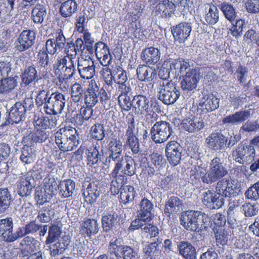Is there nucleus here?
<instances>
[{
	"label": "nucleus",
	"mask_w": 259,
	"mask_h": 259,
	"mask_svg": "<svg viewBox=\"0 0 259 259\" xmlns=\"http://www.w3.org/2000/svg\"><path fill=\"white\" fill-rule=\"evenodd\" d=\"M180 224L189 231L199 232L211 224L210 218L204 212L198 210H187L181 213Z\"/></svg>",
	"instance_id": "1"
},
{
	"label": "nucleus",
	"mask_w": 259,
	"mask_h": 259,
	"mask_svg": "<svg viewBox=\"0 0 259 259\" xmlns=\"http://www.w3.org/2000/svg\"><path fill=\"white\" fill-rule=\"evenodd\" d=\"M173 133L172 123L163 120L156 121L150 130L151 139L156 144L166 141Z\"/></svg>",
	"instance_id": "2"
},
{
	"label": "nucleus",
	"mask_w": 259,
	"mask_h": 259,
	"mask_svg": "<svg viewBox=\"0 0 259 259\" xmlns=\"http://www.w3.org/2000/svg\"><path fill=\"white\" fill-rule=\"evenodd\" d=\"M158 99L166 105L175 103L180 95L179 90L171 81H159Z\"/></svg>",
	"instance_id": "3"
},
{
	"label": "nucleus",
	"mask_w": 259,
	"mask_h": 259,
	"mask_svg": "<svg viewBox=\"0 0 259 259\" xmlns=\"http://www.w3.org/2000/svg\"><path fill=\"white\" fill-rule=\"evenodd\" d=\"M255 156L254 147L251 145L244 146L242 143L238 144L235 150L232 151L234 160L241 164L250 163Z\"/></svg>",
	"instance_id": "4"
},
{
	"label": "nucleus",
	"mask_w": 259,
	"mask_h": 259,
	"mask_svg": "<svg viewBox=\"0 0 259 259\" xmlns=\"http://www.w3.org/2000/svg\"><path fill=\"white\" fill-rule=\"evenodd\" d=\"M108 250L111 254H120L121 259H135L137 255V252L133 248L122 245L120 240L117 238L110 241Z\"/></svg>",
	"instance_id": "5"
},
{
	"label": "nucleus",
	"mask_w": 259,
	"mask_h": 259,
	"mask_svg": "<svg viewBox=\"0 0 259 259\" xmlns=\"http://www.w3.org/2000/svg\"><path fill=\"white\" fill-rule=\"evenodd\" d=\"M48 101L46 113L50 115H57L61 113L65 105L66 99L63 94L55 92L50 94Z\"/></svg>",
	"instance_id": "6"
},
{
	"label": "nucleus",
	"mask_w": 259,
	"mask_h": 259,
	"mask_svg": "<svg viewBox=\"0 0 259 259\" xmlns=\"http://www.w3.org/2000/svg\"><path fill=\"white\" fill-rule=\"evenodd\" d=\"M228 174L224 160L219 156L214 157L210 162L208 176L210 177L211 184L221 179Z\"/></svg>",
	"instance_id": "7"
},
{
	"label": "nucleus",
	"mask_w": 259,
	"mask_h": 259,
	"mask_svg": "<svg viewBox=\"0 0 259 259\" xmlns=\"http://www.w3.org/2000/svg\"><path fill=\"white\" fill-rule=\"evenodd\" d=\"M136 165L137 164L131 157L124 156L115 162L113 175H116L121 170L123 175L131 177L136 172Z\"/></svg>",
	"instance_id": "8"
},
{
	"label": "nucleus",
	"mask_w": 259,
	"mask_h": 259,
	"mask_svg": "<svg viewBox=\"0 0 259 259\" xmlns=\"http://www.w3.org/2000/svg\"><path fill=\"white\" fill-rule=\"evenodd\" d=\"M167 161L172 166H176L180 163L182 156L183 148L176 141L169 142L165 149Z\"/></svg>",
	"instance_id": "9"
},
{
	"label": "nucleus",
	"mask_w": 259,
	"mask_h": 259,
	"mask_svg": "<svg viewBox=\"0 0 259 259\" xmlns=\"http://www.w3.org/2000/svg\"><path fill=\"white\" fill-rule=\"evenodd\" d=\"M215 193L224 198L234 197L237 194V189L233 181L227 179H222L215 185Z\"/></svg>",
	"instance_id": "10"
},
{
	"label": "nucleus",
	"mask_w": 259,
	"mask_h": 259,
	"mask_svg": "<svg viewBox=\"0 0 259 259\" xmlns=\"http://www.w3.org/2000/svg\"><path fill=\"white\" fill-rule=\"evenodd\" d=\"M199 74L196 69H189L181 81V88L185 92H193L197 88Z\"/></svg>",
	"instance_id": "11"
},
{
	"label": "nucleus",
	"mask_w": 259,
	"mask_h": 259,
	"mask_svg": "<svg viewBox=\"0 0 259 259\" xmlns=\"http://www.w3.org/2000/svg\"><path fill=\"white\" fill-rule=\"evenodd\" d=\"M82 191L85 201L90 204L94 203L100 194V191L97 184L91 181L85 180L83 182Z\"/></svg>",
	"instance_id": "12"
},
{
	"label": "nucleus",
	"mask_w": 259,
	"mask_h": 259,
	"mask_svg": "<svg viewBox=\"0 0 259 259\" xmlns=\"http://www.w3.org/2000/svg\"><path fill=\"white\" fill-rule=\"evenodd\" d=\"M122 143L119 139H112L108 144V149L110 152L109 156L106 158L104 164L107 165L112 160L116 162L124 156L122 155Z\"/></svg>",
	"instance_id": "13"
},
{
	"label": "nucleus",
	"mask_w": 259,
	"mask_h": 259,
	"mask_svg": "<svg viewBox=\"0 0 259 259\" xmlns=\"http://www.w3.org/2000/svg\"><path fill=\"white\" fill-rule=\"evenodd\" d=\"M203 203L210 209H219L224 204V198L215 192H212L211 190H208L203 193Z\"/></svg>",
	"instance_id": "14"
},
{
	"label": "nucleus",
	"mask_w": 259,
	"mask_h": 259,
	"mask_svg": "<svg viewBox=\"0 0 259 259\" xmlns=\"http://www.w3.org/2000/svg\"><path fill=\"white\" fill-rule=\"evenodd\" d=\"M210 123L204 122L202 120L195 118L194 116L184 118L181 123V128L189 133H195L202 130L205 125Z\"/></svg>",
	"instance_id": "15"
},
{
	"label": "nucleus",
	"mask_w": 259,
	"mask_h": 259,
	"mask_svg": "<svg viewBox=\"0 0 259 259\" xmlns=\"http://www.w3.org/2000/svg\"><path fill=\"white\" fill-rule=\"evenodd\" d=\"M220 99L212 94L204 95L200 99L198 110L203 113H207L213 111L219 107Z\"/></svg>",
	"instance_id": "16"
},
{
	"label": "nucleus",
	"mask_w": 259,
	"mask_h": 259,
	"mask_svg": "<svg viewBox=\"0 0 259 259\" xmlns=\"http://www.w3.org/2000/svg\"><path fill=\"white\" fill-rule=\"evenodd\" d=\"M192 30L191 24L188 22H182L173 27L171 33L176 41L183 43L189 37Z\"/></svg>",
	"instance_id": "17"
},
{
	"label": "nucleus",
	"mask_w": 259,
	"mask_h": 259,
	"mask_svg": "<svg viewBox=\"0 0 259 259\" xmlns=\"http://www.w3.org/2000/svg\"><path fill=\"white\" fill-rule=\"evenodd\" d=\"M28 59L25 58L20 59L19 66L22 70V67H25L24 71H22L21 76L23 83L27 85L33 81L37 77V72L35 68L28 66Z\"/></svg>",
	"instance_id": "18"
},
{
	"label": "nucleus",
	"mask_w": 259,
	"mask_h": 259,
	"mask_svg": "<svg viewBox=\"0 0 259 259\" xmlns=\"http://www.w3.org/2000/svg\"><path fill=\"white\" fill-rule=\"evenodd\" d=\"M13 223L11 218L0 220V241L12 242L16 239L12 233Z\"/></svg>",
	"instance_id": "19"
},
{
	"label": "nucleus",
	"mask_w": 259,
	"mask_h": 259,
	"mask_svg": "<svg viewBox=\"0 0 259 259\" xmlns=\"http://www.w3.org/2000/svg\"><path fill=\"white\" fill-rule=\"evenodd\" d=\"M99 101V87L96 81L92 80L84 92V102L86 106L94 107Z\"/></svg>",
	"instance_id": "20"
},
{
	"label": "nucleus",
	"mask_w": 259,
	"mask_h": 259,
	"mask_svg": "<svg viewBox=\"0 0 259 259\" xmlns=\"http://www.w3.org/2000/svg\"><path fill=\"white\" fill-rule=\"evenodd\" d=\"M207 140L209 148L215 151L224 149L227 146L228 138L221 133H211Z\"/></svg>",
	"instance_id": "21"
},
{
	"label": "nucleus",
	"mask_w": 259,
	"mask_h": 259,
	"mask_svg": "<svg viewBox=\"0 0 259 259\" xmlns=\"http://www.w3.org/2000/svg\"><path fill=\"white\" fill-rule=\"evenodd\" d=\"M100 228V223L94 219L85 218L80 225V231L88 237L96 235Z\"/></svg>",
	"instance_id": "22"
},
{
	"label": "nucleus",
	"mask_w": 259,
	"mask_h": 259,
	"mask_svg": "<svg viewBox=\"0 0 259 259\" xmlns=\"http://www.w3.org/2000/svg\"><path fill=\"white\" fill-rule=\"evenodd\" d=\"M118 215L113 210L104 212L101 218V223L103 231L105 233H108L118 223Z\"/></svg>",
	"instance_id": "23"
},
{
	"label": "nucleus",
	"mask_w": 259,
	"mask_h": 259,
	"mask_svg": "<svg viewBox=\"0 0 259 259\" xmlns=\"http://www.w3.org/2000/svg\"><path fill=\"white\" fill-rule=\"evenodd\" d=\"M26 102H17V116H20V120L17 121V128L22 136H28L31 133L28 128L27 123L23 120L26 111Z\"/></svg>",
	"instance_id": "24"
},
{
	"label": "nucleus",
	"mask_w": 259,
	"mask_h": 259,
	"mask_svg": "<svg viewBox=\"0 0 259 259\" xmlns=\"http://www.w3.org/2000/svg\"><path fill=\"white\" fill-rule=\"evenodd\" d=\"M74 133V128L71 127H62L55 133V142L60 150L63 151L67 145L68 146L67 139Z\"/></svg>",
	"instance_id": "25"
},
{
	"label": "nucleus",
	"mask_w": 259,
	"mask_h": 259,
	"mask_svg": "<svg viewBox=\"0 0 259 259\" xmlns=\"http://www.w3.org/2000/svg\"><path fill=\"white\" fill-rule=\"evenodd\" d=\"M133 107L141 114L150 111L151 105L148 98L143 95H136L133 99Z\"/></svg>",
	"instance_id": "26"
},
{
	"label": "nucleus",
	"mask_w": 259,
	"mask_h": 259,
	"mask_svg": "<svg viewBox=\"0 0 259 259\" xmlns=\"http://www.w3.org/2000/svg\"><path fill=\"white\" fill-rule=\"evenodd\" d=\"M34 127L36 129L39 130H51L56 127L58 124L57 118L55 116H43L37 117L34 119Z\"/></svg>",
	"instance_id": "27"
},
{
	"label": "nucleus",
	"mask_w": 259,
	"mask_h": 259,
	"mask_svg": "<svg viewBox=\"0 0 259 259\" xmlns=\"http://www.w3.org/2000/svg\"><path fill=\"white\" fill-rule=\"evenodd\" d=\"M34 32L30 30H23L18 38L19 45H17V50L23 51L29 49L34 43Z\"/></svg>",
	"instance_id": "28"
},
{
	"label": "nucleus",
	"mask_w": 259,
	"mask_h": 259,
	"mask_svg": "<svg viewBox=\"0 0 259 259\" xmlns=\"http://www.w3.org/2000/svg\"><path fill=\"white\" fill-rule=\"evenodd\" d=\"M183 206V202L182 199L176 196H171L165 204L164 212L167 217H170L171 214L179 211Z\"/></svg>",
	"instance_id": "29"
},
{
	"label": "nucleus",
	"mask_w": 259,
	"mask_h": 259,
	"mask_svg": "<svg viewBox=\"0 0 259 259\" xmlns=\"http://www.w3.org/2000/svg\"><path fill=\"white\" fill-rule=\"evenodd\" d=\"M153 204L146 198L142 199L140 203V208L138 210V217H141L147 221H151L154 214L152 213Z\"/></svg>",
	"instance_id": "30"
},
{
	"label": "nucleus",
	"mask_w": 259,
	"mask_h": 259,
	"mask_svg": "<svg viewBox=\"0 0 259 259\" xmlns=\"http://www.w3.org/2000/svg\"><path fill=\"white\" fill-rule=\"evenodd\" d=\"M250 109L247 110L240 111L235 112L234 114L226 116L223 119V122L231 125L238 124L250 116Z\"/></svg>",
	"instance_id": "31"
},
{
	"label": "nucleus",
	"mask_w": 259,
	"mask_h": 259,
	"mask_svg": "<svg viewBox=\"0 0 259 259\" xmlns=\"http://www.w3.org/2000/svg\"><path fill=\"white\" fill-rule=\"evenodd\" d=\"M160 57V53L158 49L152 47L146 48L141 54L142 61L148 65L156 64Z\"/></svg>",
	"instance_id": "32"
},
{
	"label": "nucleus",
	"mask_w": 259,
	"mask_h": 259,
	"mask_svg": "<svg viewBox=\"0 0 259 259\" xmlns=\"http://www.w3.org/2000/svg\"><path fill=\"white\" fill-rule=\"evenodd\" d=\"M69 243V237L65 235L54 243L49 244L51 255L55 256L63 253Z\"/></svg>",
	"instance_id": "33"
},
{
	"label": "nucleus",
	"mask_w": 259,
	"mask_h": 259,
	"mask_svg": "<svg viewBox=\"0 0 259 259\" xmlns=\"http://www.w3.org/2000/svg\"><path fill=\"white\" fill-rule=\"evenodd\" d=\"M180 254L185 259H196L197 252L195 247L188 241H181L178 245Z\"/></svg>",
	"instance_id": "34"
},
{
	"label": "nucleus",
	"mask_w": 259,
	"mask_h": 259,
	"mask_svg": "<svg viewBox=\"0 0 259 259\" xmlns=\"http://www.w3.org/2000/svg\"><path fill=\"white\" fill-rule=\"evenodd\" d=\"M175 4L168 0H164L162 3H159L156 6V12L162 18L171 17L175 10Z\"/></svg>",
	"instance_id": "35"
},
{
	"label": "nucleus",
	"mask_w": 259,
	"mask_h": 259,
	"mask_svg": "<svg viewBox=\"0 0 259 259\" xmlns=\"http://www.w3.org/2000/svg\"><path fill=\"white\" fill-rule=\"evenodd\" d=\"M138 78L141 81H150L156 75V71L147 66H139L137 69Z\"/></svg>",
	"instance_id": "36"
},
{
	"label": "nucleus",
	"mask_w": 259,
	"mask_h": 259,
	"mask_svg": "<svg viewBox=\"0 0 259 259\" xmlns=\"http://www.w3.org/2000/svg\"><path fill=\"white\" fill-rule=\"evenodd\" d=\"M77 7V4L74 0H68L61 4L60 12L63 17H69L75 13Z\"/></svg>",
	"instance_id": "37"
},
{
	"label": "nucleus",
	"mask_w": 259,
	"mask_h": 259,
	"mask_svg": "<svg viewBox=\"0 0 259 259\" xmlns=\"http://www.w3.org/2000/svg\"><path fill=\"white\" fill-rule=\"evenodd\" d=\"M75 188V183L70 179L61 181L58 186L60 193L65 198L72 195Z\"/></svg>",
	"instance_id": "38"
},
{
	"label": "nucleus",
	"mask_w": 259,
	"mask_h": 259,
	"mask_svg": "<svg viewBox=\"0 0 259 259\" xmlns=\"http://www.w3.org/2000/svg\"><path fill=\"white\" fill-rule=\"evenodd\" d=\"M14 76L10 75L9 77L0 79V94H5L11 92L16 87V79Z\"/></svg>",
	"instance_id": "39"
},
{
	"label": "nucleus",
	"mask_w": 259,
	"mask_h": 259,
	"mask_svg": "<svg viewBox=\"0 0 259 259\" xmlns=\"http://www.w3.org/2000/svg\"><path fill=\"white\" fill-rule=\"evenodd\" d=\"M136 195L135 188L130 185L122 187L120 192V198L121 202L126 204L133 201Z\"/></svg>",
	"instance_id": "40"
},
{
	"label": "nucleus",
	"mask_w": 259,
	"mask_h": 259,
	"mask_svg": "<svg viewBox=\"0 0 259 259\" xmlns=\"http://www.w3.org/2000/svg\"><path fill=\"white\" fill-rule=\"evenodd\" d=\"M206 9L205 20L207 23L210 25L216 24L219 19V11L217 8L213 5H207Z\"/></svg>",
	"instance_id": "41"
},
{
	"label": "nucleus",
	"mask_w": 259,
	"mask_h": 259,
	"mask_svg": "<svg viewBox=\"0 0 259 259\" xmlns=\"http://www.w3.org/2000/svg\"><path fill=\"white\" fill-rule=\"evenodd\" d=\"M12 202V198L8 189H0V213H4Z\"/></svg>",
	"instance_id": "42"
},
{
	"label": "nucleus",
	"mask_w": 259,
	"mask_h": 259,
	"mask_svg": "<svg viewBox=\"0 0 259 259\" xmlns=\"http://www.w3.org/2000/svg\"><path fill=\"white\" fill-rule=\"evenodd\" d=\"M93 107L88 106H82L79 111V114L77 115L75 122L78 124L81 125L84 121L89 120L93 115L94 110Z\"/></svg>",
	"instance_id": "43"
},
{
	"label": "nucleus",
	"mask_w": 259,
	"mask_h": 259,
	"mask_svg": "<svg viewBox=\"0 0 259 259\" xmlns=\"http://www.w3.org/2000/svg\"><path fill=\"white\" fill-rule=\"evenodd\" d=\"M46 51L41 50L38 53L37 59L39 65L44 69L48 70L51 67V64L53 63L54 57L53 55H49Z\"/></svg>",
	"instance_id": "44"
},
{
	"label": "nucleus",
	"mask_w": 259,
	"mask_h": 259,
	"mask_svg": "<svg viewBox=\"0 0 259 259\" xmlns=\"http://www.w3.org/2000/svg\"><path fill=\"white\" fill-rule=\"evenodd\" d=\"M225 18L232 22L236 17V13L233 6L228 3L223 2L219 6Z\"/></svg>",
	"instance_id": "45"
},
{
	"label": "nucleus",
	"mask_w": 259,
	"mask_h": 259,
	"mask_svg": "<svg viewBox=\"0 0 259 259\" xmlns=\"http://www.w3.org/2000/svg\"><path fill=\"white\" fill-rule=\"evenodd\" d=\"M60 228L56 225H52L49 228L48 236L46 240V244L48 245L50 243H54L60 238L61 234Z\"/></svg>",
	"instance_id": "46"
},
{
	"label": "nucleus",
	"mask_w": 259,
	"mask_h": 259,
	"mask_svg": "<svg viewBox=\"0 0 259 259\" xmlns=\"http://www.w3.org/2000/svg\"><path fill=\"white\" fill-rule=\"evenodd\" d=\"M31 13L34 22L41 23L47 15L46 9L42 5H36L33 9Z\"/></svg>",
	"instance_id": "47"
},
{
	"label": "nucleus",
	"mask_w": 259,
	"mask_h": 259,
	"mask_svg": "<svg viewBox=\"0 0 259 259\" xmlns=\"http://www.w3.org/2000/svg\"><path fill=\"white\" fill-rule=\"evenodd\" d=\"M189 63L182 58L177 59L172 78H177L181 74H183L187 69H189Z\"/></svg>",
	"instance_id": "48"
},
{
	"label": "nucleus",
	"mask_w": 259,
	"mask_h": 259,
	"mask_svg": "<svg viewBox=\"0 0 259 259\" xmlns=\"http://www.w3.org/2000/svg\"><path fill=\"white\" fill-rule=\"evenodd\" d=\"M32 241L30 237H25L20 243L18 249L20 250V255L23 257L28 256L32 251Z\"/></svg>",
	"instance_id": "49"
},
{
	"label": "nucleus",
	"mask_w": 259,
	"mask_h": 259,
	"mask_svg": "<svg viewBox=\"0 0 259 259\" xmlns=\"http://www.w3.org/2000/svg\"><path fill=\"white\" fill-rule=\"evenodd\" d=\"M105 126L103 124L96 123L91 129V134L92 137L98 141H102L105 137Z\"/></svg>",
	"instance_id": "50"
},
{
	"label": "nucleus",
	"mask_w": 259,
	"mask_h": 259,
	"mask_svg": "<svg viewBox=\"0 0 259 259\" xmlns=\"http://www.w3.org/2000/svg\"><path fill=\"white\" fill-rule=\"evenodd\" d=\"M144 256L146 259H152L158 256L160 252L158 244L156 242L150 243L143 249Z\"/></svg>",
	"instance_id": "51"
},
{
	"label": "nucleus",
	"mask_w": 259,
	"mask_h": 259,
	"mask_svg": "<svg viewBox=\"0 0 259 259\" xmlns=\"http://www.w3.org/2000/svg\"><path fill=\"white\" fill-rule=\"evenodd\" d=\"M85 91L83 87L78 83H74L71 88V98L74 103L82 101Z\"/></svg>",
	"instance_id": "52"
},
{
	"label": "nucleus",
	"mask_w": 259,
	"mask_h": 259,
	"mask_svg": "<svg viewBox=\"0 0 259 259\" xmlns=\"http://www.w3.org/2000/svg\"><path fill=\"white\" fill-rule=\"evenodd\" d=\"M213 232L215 235V240L218 244L224 245L226 244L228 241L229 233L223 227L214 228Z\"/></svg>",
	"instance_id": "53"
},
{
	"label": "nucleus",
	"mask_w": 259,
	"mask_h": 259,
	"mask_svg": "<svg viewBox=\"0 0 259 259\" xmlns=\"http://www.w3.org/2000/svg\"><path fill=\"white\" fill-rule=\"evenodd\" d=\"M30 178L29 177L22 178L20 180L19 194L21 196L28 195L32 189V185L30 182Z\"/></svg>",
	"instance_id": "54"
},
{
	"label": "nucleus",
	"mask_w": 259,
	"mask_h": 259,
	"mask_svg": "<svg viewBox=\"0 0 259 259\" xmlns=\"http://www.w3.org/2000/svg\"><path fill=\"white\" fill-rule=\"evenodd\" d=\"M61 69L64 72V77L67 79L73 77L76 72L74 60L69 58H67L64 66L62 67Z\"/></svg>",
	"instance_id": "55"
},
{
	"label": "nucleus",
	"mask_w": 259,
	"mask_h": 259,
	"mask_svg": "<svg viewBox=\"0 0 259 259\" xmlns=\"http://www.w3.org/2000/svg\"><path fill=\"white\" fill-rule=\"evenodd\" d=\"M246 27V24L242 19L236 20L235 24H233L230 30L231 34L236 38H239L242 35L244 28Z\"/></svg>",
	"instance_id": "56"
},
{
	"label": "nucleus",
	"mask_w": 259,
	"mask_h": 259,
	"mask_svg": "<svg viewBox=\"0 0 259 259\" xmlns=\"http://www.w3.org/2000/svg\"><path fill=\"white\" fill-rule=\"evenodd\" d=\"M22 155L20 156L21 161L25 163H30L35 157V154L31 148L28 146H24Z\"/></svg>",
	"instance_id": "57"
},
{
	"label": "nucleus",
	"mask_w": 259,
	"mask_h": 259,
	"mask_svg": "<svg viewBox=\"0 0 259 259\" xmlns=\"http://www.w3.org/2000/svg\"><path fill=\"white\" fill-rule=\"evenodd\" d=\"M118 101L120 107L125 111H129L133 106V101L131 100L128 94H120L118 98Z\"/></svg>",
	"instance_id": "58"
},
{
	"label": "nucleus",
	"mask_w": 259,
	"mask_h": 259,
	"mask_svg": "<svg viewBox=\"0 0 259 259\" xmlns=\"http://www.w3.org/2000/svg\"><path fill=\"white\" fill-rule=\"evenodd\" d=\"M74 134H71V136L70 138L67 139V144H68L66 146L65 148H64L63 151H69L73 150L75 148H76L79 144V135L77 133L76 130L75 128H74Z\"/></svg>",
	"instance_id": "59"
},
{
	"label": "nucleus",
	"mask_w": 259,
	"mask_h": 259,
	"mask_svg": "<svg viewBox=\"0 0 259 259\" xmlns=\"http://www.w3.org/2000/svg\"><path fill=\"white\" fill-rule=\"evenodd\" d=\"M87 159L88 164L94 165L97 163L99 159V152L98 150L95 147H91L87 149Z\"/></svg>",
	"instance_id": "60"
},
{
	"label": "nucleus",
	"mask_w": 259,
	"mask_h": 259,
	"mask_svg": "<svg viewBox=\"0 0 259 259\" xmlns=\"http://www.w3.org/2000/svg\"><path fill=\"white\" fill-rule=\"evenodd\" d=\"M50 92L47 90H41L38 93L35 99V102L38 106H41L44 105V108L45 110L47 108L48 100H49L50 97Z\"/></svg>",
	"instance_id": "61"
},
{
	"label": "nucleus",
	"mask_w": 259,
	"mask_h": 259,
	"mask_svg": "<svg viewBox=\"0 0 259 259\" xmlns=\"http://www.w3.org/2000/svg\"><path fill=\"white\" fill-rule=\"evenodd\" d=\"M126 137V143L129 146L133 153L138 154L140 151V144L138 138L135 135Z\"/></svg>",
	"instance_id": "62"
},
{
	"label": "nucleus",
	"mask_w": 259,
	"mask_h": 259,
	"mask_svg": "<svg viewBox=\"0 0 259 259\" xmlns=\"http://www.w3.org/2000/svg\"><path fill=\"white\" fill-rule=\"evenodd\" d=\"M248 71V68L245 67H243L241 65L238 66L235 73V75L236 76L240 84L242 85L246 83Z\"/></svg>",
	"instance_id": "63"
},
{
	"label": "nucleus",
	"mask_w": 259,
	"mask_h": 259,
	"mask_svg": "<svg viewBox=\"0 0 259 259\" xmlns=\"http://www.w3.org/2000/svg\"><path fill=\"white\" fill-rule=\"evenodd\" d=\"M244 39L248 43L255 42L259 46V32L257 33L253 29H249L245 32Z\"/></svg>",
	"instance_id": "64"
}]
</instances>
